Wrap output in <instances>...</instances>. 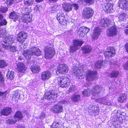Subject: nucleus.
Returning <instances> with one entry per match:
<instances>
[{
    "instance_id": "obj_55",
    "label": "nucleus",
    "mask_w": 128,
    "mask_h": 128,
    "mask_svg": "<svg viewBox=\"0 0 128 128\" xmlns=\"http://www.w3.org/2000/svg\"><path fill=\"white\" fill-rule=\"evenodd\" d=\"M72 6H73L74 7V9L77 10L78 8V4L74 3L72 4Z\"/></svg>"
},
{
    "instance_id": "obj_51",
    "label": "nucleus",
    "mask_w": 128,
    "mask_h": 128,
    "mask_svg": "<svg viewBox=\"0 0 128 128\" xmlns=\"http://www.w3.org/2000/svg\"><path fill=\"white\" fill-rule=\"evenodd\" d=\"M4 81V79L2 72H0V83H3Z\"/></svg>"
},
{
    "instance_id": "obj_9",
    "label": "nucleus",
    "mask_w": 128,
    "mask_h": 128,
    "mask_svg": "<svg viewBox=\"0 0 128 128\" xmlns=\"http://www.w3.org/2000/svg\"><path fill=\"white\" fill-rule=\"evenodd\" d=\"M94 11L90 8H85L83 10L82 14L84 17L86 18H91L93 16Z\"/></svg>"
},
{
    "instance_id": "obj_15",
    "label": "nucleus",
    "mask_w": 128,
    "mask_h": 128,
    "mask_svg": "<svg viewBox=\"0 0 128 128\" xmlns=\"http://www.w3.org/2000/svg\"><path fill=\"white\" fill-rule=\"evenodd\" d=\"M96 71H89L86 74V79L88 81L92 82L96 78Z\"/></svg>"
},
{
    "instance_id": "obj_36",
    "label": "nucleus",
    "mask_w": 128,
    "mask_h": 128,
    "mask_svg": "<svg viewBox=\"0 0 128 128\" xmlns=\"http://www.w3.org/2000/svg\"><path fill=\"white\" fill-rule=\"evenodd\" d=\"M51 92L50 90L46 92L44 94V98L48 100H52V96H51Z\"/></svg>"
},
{
    "instance_id": "obj_3",
    "label": "nucleus",
    "mask_w": 128,
    "mask_h": 128,
    "mask_svg": "<svg viewBox=\"0 0 128 128\" xmlns=\"http://www.w3.org/2000/svg\"><path fill=\"white\" fill-rule=\"evenodd\" d=\"M44 57L46 59L50 60L56 54V51L54 45L50 43L45 46L44 49Z\"/></svg>"
},
{
    "instance_id": "obj_14",
    "label": "nucleus",
    "mask_w": 128,
    "mask_h": 128,
    "mask_svg": "<svg viewBox=\"0 0 128 128\" xmlns=\"http://www.w3.org/2000/svg\"><path fill=\"white\" fill-rule=\"evenodd\" d=\"M114 54L115 49L112 47L108 48L104 52L105 56L107 58L111 57Z\"/></svg>"
},
{
    "instance_id": "obj_56",
    "label": "nucleus",
    "mask_w": 128,
    "mask_h": 128,
    "mask_svg": "<svg viewBox=\"0 0 128 128\" xmlns=\"http://www.w3.org/2000/svg\"><path fill=\"white\" fill-rule=\"evenodd\" d=\"M2 45L3 48L6 50L10 49V45L6 46L4 44H2Z\"/></svg>"
},
{
    "instance_id": "obj_37",
    "label": "nucleus",
    "mask_w": 128,
    "mask_h": 128,
    "mask_svg": "<svg viewBox=\"0 0 128 128\" xmlns=\"http://www.w3.org/2000/svg\"><path fill=\"white\" fill-rule=\"evenodd\" d=\"M119 20L120 22L124 21L126 20V14L125 13L120 14L118 17Z\"/></svg>"
},
{
    "instance_id": "obj_17",
    "label": "nucleus",
    "mask_w": 128,
    "mask_h": 128,
    "mask_svg": "<svg viewBox=\"0 0 128 128\" xmlns=\"http://www.w3.org/2000/svg\"><path fill=\"white\" fill-rule=\"evenodd\" d=\"M51 72L48 70L43 72L41 74V76L42 80L45 81L49 79L52 76Z\"/></svg>"
},
{
    "instance_id": "obj_23",
    "label": "nucleus",
    "mask_w": 128,
    "mask_h": 128,
    "mask_svg": "<svg viewBox=\"0 0 128 128\" xmlns=\"http://www.w3.org/2000/svg\"><path fill=\"white\" fill-rule=\"evenodd\" d=\"M62 7L65 12H69L72 10V5L69 3H64L62 5Z\"/></svg>"
},
{
    "instance_id": "obj_24",
    "label": "nucleus",
    "mask_w": 128,
    "mask_h": 128,
    "mask_svg": "<svg viewBox=\"0 0 128 128\" xmlns=\"http://www.w3.org/2000/svg\"><path fill=\"white\" fill-rule=\"evenodd\" d=\"M31 54L32 56L34 55L37 56H40L41 54L40 50L36 47L32 48L31 49Z\"/></svg>"
},
{
    "instance_id": "obj_19",
    "label": "nucleus",
    "mask_w": 128,
    "mask_h": 128,
    "mask_svg": "<svg viewBox=\"0 0 128 128\" xmlns=\"http://www.w3.org/2000/svg\"><path fill=\"white\" fill-rule=\"evenodd\" d=\"M116 27L115 26H112L108 29L106 31V33L108 36H114L116 35L117 33Z\"/></svg>"
},
{
    "instance_id": "obj_59",
    "label": "nucleus",
    "mask_w": 128,
    "mask_h": 128,
    "mask_svg": "<svg viewBox=\"0 0 128 128\" xmlns=\"http://www.w3.org/2000/svg\"><path fill=\"white\" fill-rule=\"evenodd\" d=\"M74 88L73 87H70L69 89L68 90L69 92H72L74 91Z\"/></svg>"
},
{
    "instance_id": "obj_18",
    "label": "nucleus",
    "mask_w": 128,
    "mask_h": 128,
    "mask_svg": "<svg viewBox=\"0 0 128 128\" xmlns=\"http://www.w3.org/2000/svg\"><path fill=\"white\" fill-rule=\"evenodd\" d=\"M52 111L54 112L60 114L62 112L63 110V107L61 105L56 104L54 105L51 109Z\"/></svg>"
},
{
    "instance_id": "obj_60",
    "label": "nucleus",
    "mask_w": 128,
    "mask_h": 128,
    "mask_svg": "<svg viewBox=\"0 0 128 128\" xmlns=\"http://www.w3.org/2000/svg\"><path fill=\"white\" fill-rule=\"evenodd\" d=\"M46 114L44 113H42L40 117L41 118H44Z\"/></svg>"
},
{
    "instance_id": "obj_32",
    "label": "nucleus",
    "mask_w": 128,
    "mask_h": 128,
    "mask_svg": "<svg viewBox=\"0 0 128 128\" xmlns=\"http://www.w3.org/2000/svg\"><path fill=\"white\" fill-rule=\"evenodd\" d=\"M82 49L84 53H87L90 52L92 50L91 46L89 45L86 46L82 48Z\"/></svg>"
},
{
    "instance_id": "obj_33",
    "label": "nucleus",
    "mask_w": 128,
    "mask_h": 128,
    "mask_svg": "<svg viewBox=\"0 0 128 128\" xmlns=\"http://www.w3.org/2000/svg\"><path fill=\"white\" fill-rule=\"evenodd\" d=\"M3 42L6 44H12L13 43V38L10 36L6 37Z\"/></svg>"
},
{
    "instance_id": "obj_31",
    "label": "nucleus",
    "mask_w": 128,
    "mask_h": 128,
    "mask_svg": "<svg viewBox=\"0 0 128 128\" xmlns=\"http://www.w3.org/2000/svg\"><path fill=\"white\" fill-rule=\"evenodd\" d=\"M22 54L28 60L30 59L32 55L30 50H24Z\"/></svg>"
},
{
    "instance_id": "obj_13",
    "label": "nucleus",
    "mask_w": 128,
    "mask_h": 128,
    "mask_svg": "<svg viewBox=\"0 0 128 128\" xmlns=\"http://www.w3.org/2000/svg\"><path fill=\"white\" fill-rule=\"evenodd\" d=\"M103 10L106 12L111 13L113 12L114 10L113 8V4L110 3H104L102 6Z\"/></svg>"
},
{
    "instance_id": "obj_53",
    "label": "nucleus",
    "mask_w": 128,
    "mask_h": 128,
    "mask_svg": "<svg viewBox=\"0 0 128 128\" xmlns=\"http://www.w3.org/2000/svg\"><path fill=\"white\" fill-rule=\"evenodd\" d=\"M10 51L12 52H16V48L15 46H12L10 45Z\"/></svg>"
},
{
    "instance_id": "obj_12",
    "label": "nucleus",
    "mask_w": 128,
    "mask_h": 128,
    "mask_svg": "<svg viewBox=\"0 0 128 128\" xmlns=\"http://www.w3.org/2000/svg\"><path fill=\"white\" fill-rule=\"evenodd\" d=\"M16 69L19 72L24 73L26 71L27 68L25 64L22 62H18L16 64Z\"/></svg>"
},
{
    "instance_id": "obj_34",
    "label": "nucleus",
    "mask_w": 128,
    "mask_h": 128,
    "mask_svg": "<svg viewBox=\"0 0 128 128\" xmlns=\"http://www.w3.org/2000/svg\"><path fill=\"white\" fill-rule=\"evenodd\" d=\"M12 96V100L16 102L19 99L20 94L18 90H16L15 91Z\"/></svg>"
},
{
    "instance_id": "obj_29",
    "label": "nucleus",
    "mask_w": 128,
    "mask_h": 128,
    "mask_svg": "<svg viewBox=\"0 0 128 128\" xmlns=\"http://www.w3.org/2000/svg\"><path fill=\"white\" fill-rule=\"evenodd\" d=\"M19 16L15 11L12 12L9 15V18L13 20L14 22H16L18 19Z\"/></svg>"
},
{
    "instance_id": "obj_38",
    "label": "nucleus",
    "mask_w": 128,
    "mask_h": 128,
    "mask_svg": "<svg viewBox=\"0 0 128 128\" xmlns=\"http://www.w3.org/2000/svg\"><path fill=\"white\" fill-rule=\"evenodd\" d=\"M103 61L100 60L98 61L95 64L94 66L95 68H100L103 65Z\"/></svg>"
},
{
    "instance_id": "obj_30",
    "label": "nucleus",
    "mask_w": 128,
    "mask_h": 128,
    "mask_svg": "<svg viewBox=\"0 0 128 128\" xmlns=\"http://www.w3.org/2000/svg\"><path fill=\"white\" fill-rule=\"evenodd\" d=\"M90 29L88 28L82 26L80 27V36L82 37L84 36L89 31Z\"/></svg>"
},
{
    "instance_id": "obj_58",
    "label": "nucleus",
    "mask_w": 128,
    "mask_h": 128,
    "mask_svg": "<svg viewBox=\"0 0 128 128\" xmlns=\"http://www.w3.org/2000/svg\"><path fill=\"white\" fill-rule=\"evenodd\" d=\"M86 3L89 4H93L94 1L93 0H84Z\"/></svg>"
},
{
    "instance_id": "obj_43",
    "label": "nucleus",
    "mask_w": 128,
    "mask_h": 128,
    "mask_svg": "<svg viewBox=\"0 0 128 128\" xmlns=\"http://www.w3.org/2000/svg\"><path fill=\"white\" fill-rule=\"evenodd\" d=\"M51 92V96H52V100H53L56 99L57 97V94L54 90H50Z\"/></svg>"
},
{
    "instance_id": "obj_4",
    "label": "nucleus",
    "mask_w": 128,
    "mask_h": 128,
    "mask_svg": "<svg viewBox=\"0 0 128 128\" xmlns=\"http://www.w3.org/2000/svg\"><path fill=\"white\" fill-rule=\"evenodd\" d=\"M58 86L62 88H67L71 84V81L68 77L65 76H60L57 79Z\"/></svg>"
},
{
    "instance_id": "obj_40",
    "label": "nucleus",
    "mask_w": 128,
    "mask_h": 128,
    "mask_svg": "<svg viewBox=\"0 0 128 128\" xmlns=\"http://www.w3.org/2000/svg\"><path fill=\"white\" fill-rule=\"evenodd\" d=\"M62 125L60 123L54 122L50 128H62Z\"/></svg>"
},
{
    "instance_id": "obj_48",
    "label": "nucleus",
    "mask_w": 128,
    "mask_h": 128,
    "mask_svg": "<svg viewBox=\"0 0 128 128\" xmlns=\"http://www.w3.org/2000/svg\"><path fill=\"white\" fill-rule=\"evenodd\" d=\"M80 69H78L77 70H73V72L75 76L76 77L80 78Z\"/></svg>"
},
{
    "instance_id": "obj_20",
    "label": "nucleus",
    "mask_w": 128,
    "mask_h": 128,
    "mask_svg": "<svg viewBox=\"0 0 128 128\" xmlns=\"http://www.w3.org/2000/svg\"><path fill=\"white\" fill-rule=\"evenodd\" d=\"M98 22L102 26L106 28L108 27L109 26L110 23V21L109 19L105 18L100 19L98 21Z\"/></svg>"
},
{
    "instance_id": "obj_22",
    "label": "nucleus",
    "mask_w": 128,
    "mask_h": 128,
    "mask_svg": "<svg viewBox=\"0 0 128 128\" xmlns=\"http://www.w3.org/2000/svg\"><path fill=\"white\" fill-rule=\"evenodd\" d=\"M101 29L100 27H97L95 28L94 33L92 35V38L96 39L100 35L101 32Z\"/></svg>"
},
{
    "instance_id": "obj_25",
    "label": "nucleus",
    "mask_w": 128,
    "mask_h": 128,
    "mask_svg": "<svg viewBox=\"0 0 128 128\" xmlns=\"http://www.w3.org/2000/svg\"><path fill=\"white\" fill-rule=\"evenodd\" d=\"M107 97H108V96L102 98L97 99H96V102L104 104L110 105L111 104L110 102L109 101L107 100L108 98Z\"/></svg>"
},
{
    "instance_id": "obj_11",
    "label": "nucleus",
    "mask_w": 128,
    "mask_h": 128,
    "mask_svg": "<svg viewBox=\"0 0 128 128\" xmlns=\"http://www.w3.org/2000/svg\"><path fill=\"white\" fill-rule=\"evenodd\" d=\"M88 111L90 115L98 114L99 113V109L98 106L92 104L88 107Z\"/></svg>"
},
{
    "instance_id": "obj_49",
    "label": "nucleus",
    "mask_w": 128,
    "mask_h": 128,
    "mask_svg": "<svg viewBox=\"0 0 128 128\" xmlns=\"http://www.w3.org/2000/svg\"><path fill=\"white\" fill-rule=\"evenodd\" d=\"M14 0H6L5 3L8 6H10L14 4Z\"/></svg>"
},
{
    "instance_id": "obj_50",
    "label": "nucleus",
    "mask_w": 128,
    "mask_h": 128,
    "mask_svg": "<svg viewBox=\"0 0 128 128\" xmlns=\"http://www.w3.org/2000/svg\"><path fill=\"white\" fill-rule=\"evenodd\" d=\"M8 10V8L7 7L1 6L0 8V11L2 13H5Z\"/></svg>"
},
{
    "instance_id": "obj_61",
    "label": "nucleus",
    "mask_w": 128,
    "mask_h": 128,
    "mask_svg": "<svg viewBox=\"0 0 128 128\" xmlns=\"http://www.w3.org/2000/svg\"><path fill=\"white\" fill-rule=\"evenodd\" d=\"M125 47L126 50V51L128 53V43H126L125 45Z\"/></svg>"
},
{
    "instance_id": "obj_8",
    "label": "nucleus",
    "mask_w": 128,
    "mask_h": 128,
    "mask_svg": "<svg viewBox=\"0 0 128 128\" xmlns=\"http://www.w3.org/2000/svg\"><path fill=\"white\" fill-rule=\"evenodd\" d=\"M68 66L66 64H60L58 66L56 72L59 74H66L68 72Z\"/></svg>"
},
{
    "instance_id": "obj_42",
    "label": "nucleus",
    "mask_w": 128,
    "mask_h": 128,
    "mask_svg": "<svg viewBox=\"0 0 128 128\" xmlns=\"http://www.w3.org/2000/svg\"><path fill=\"white\" fill-rule=\"evenodd\" d=\"M8 64L6 61L4 60H0V68H3L6 66Z\"/></svg>"
},
{
    "instance_id": "obj_54",
    "label": "nucleus",
    "mask_w": 128,
    "mask_h": 128,
    "mask_svg": "<svg viewBox=\"0 0 128 128\" xmlns=\"http://www.w3.org/2000/svg\"><path fill=\"white\" fill-rule=\"evenodd\" d=\"M7 94V92L6 91L4 92L0 91V96H4V98H6Z\"/></svg>"
},
{
    "instance_id": "obj_52",
    "label": "nucleus",
    "mask_w": 128,
    "mask_h": 128,
    "mask_svg": "<svg viewBox=\"0 0 128 128\" xmlns=\"http://www.w3.org/2000/svg\"><path fill=\"white\" fill-rule=\"evenodd\" d=\"M7 23L6 20L5 19H4L0 22V26L6 25Z\"/></svg>"
},
{
    "instance_id": "obj_39",
    "label": "nucleus",
    "mask_w": 128,
    "mask_h": 128,
    "mask_svg": "<svg viewBox=\"0 0 128 128\" xmlns=\"http://www.w3.org/2000/svg\"><path fill=\"white\" fill-rule=\"evenodd\" d=\"M119 74L118 72L116 70H114L109 74V76L111 78H116L118 76Z\"/></svg>"
},
{
    "instance_id": "obj_26",
    "label": "nucleus",
    "mask_w": 128,
    "mask_h": 128,
    "mask_svg": "<svg viewBox=\"0 0 128 128\" xmlns=\"http://www.w3.org/2000/svg\"><path fill=\"white\" fill-rule=\"evenodd\" d=\"M127 98V96L126 94L122 93L119 95L118 98V101L120 103L125 102Z\"/></svg>"
},
{
    "instance_id": "obj_21",
    "label": "nucleus",
    "mask_w": 128,
    "mask_h": 128,
    "mask_svg": "<svg viewBox=\"0 0 128 128\" xmlns=\"http://www.w3.org/2000/svg\"><path fill=\"white\" fill-rule=\"evenodd\" d=\"M118 6L123 10L128 9V2L126 0H120L118 3Z\"/></svg>"
},
{
    "instance_id": "obj_46",
    "label": "nucleus",
    "mask_w": 128,
    "mask_h": 128,
    "mask_svg": "<svg viewBox=\"0 0 128 128\" xmlns=\"http://www.w3.org/2000/svg\"><path fill=\"white\" fill-rule=\"evenodd\" d=\"M42 8V6L41 5H36L34 8V10L36 12H40Z\"/></svg>"
},
{
    "instance_id": "obj_28",
    "label": "nucleus",
    "mask_w": 128,
    "mask_h": 128,
    "mask_svg": "<svg viewBox=\"0 0 128 128\" xmlns=\"http://www.w3.org/2000/svg\"><path fill=\"white\" fill-rule=\"evenodd\" d=\"M30 69L34 74L38 73L40 70V67L36 64L31 66L30 67Z\"/></svg>"
},
{
    "instance_id": "obj_7",
    "label": "nucleus",
    "mask_w": 128,
    "mask_h": 128,
    "mask_svg": "<svg viewBox=\"0 0 128 128\" xmlns=\"http://www.w3.org/2000/svg\"><path fill=\"white\" fill-rule=\"evenodd\" d=\"M28 8L25 9V10L28 11L26 13L23 14L21 18L22 21L27 24L30 23L32 21V16L30 15L31 11Z\"/></svg>"
},
{
    "instance_id": "obj_2",
    "label": "nucleus",
    "mask_w": 128,
    "mask_h": 128,
    "mask_svg": "<svg viewBox=\"0 0 128 128\" xmlns=\"http://www.w3.org/2000/svg\"><path fill=\"white\" fill-rule=\"evenodd\" d=\"M126 114L124 112L118 110L116 116L114 117V122L112 124L114 128H121L120 124L123 120L126 119Z\"/></svg>"
},
{
    "instance_id": "obj_6",
    "label": "nucleus",
    "mask_w": 128,
    "mask_h": 128,
    "mask_svg": "<svg viewBox=\"0 0 128 128\" xmlns=\"http://www.w3.org/2000/svg\"><path fill=\"white\" fill-rule=\"evenodd\" d=\"M56 18L60 24L63 26L66 25L67 20L65 19V16L64 13L61 10H60L56 16Z\"/></svg>"
},
{
    "instance_id": "obj_64",
    "label": "nucleus",
    "mask_w": 128,
    "mask_h": 128,
    "mask_svg": "<svg viewBox=\"0 0 128 128\" xmlns=\"http://www.w3.org/2000/svg\"><path fill=\"white\" fill-rule=\"evenodd\" d=\"M125 32L126 34L128 35V29H127L125 30Z\"/></svg>"
},
{
    "instance_id": "obj_35",
    "label": "nucleus",
    "mask_w": 128,
    "mask_h": 128,
    "mask_svg": "<svg viewBox=\"0 0 128 128\" xmlns=\"http://www.w3.org/2000/svg\"><path fill=\"white\" fill-rule=\"evenodd\" d=\"M6 76L7 78L10 80H12L14 77V71H8Z\"/></svg>"
},
{
    "instance_id": "obj_44",
    "label": "nucleus",
    "mask_w": 128,
    "mask_h": 128,
    "mask_svg": "<svg viewBox=\"0 0 128 128\" xmlns=\"http://www.w3.org/2000/svg\"><path fill=\"white\" fill-rule=\"evenodd\" d=\"M50 10L52 12H55L59 10V7L57 5L54 6L51 8Z\"/></svg>"
},
{
    "instance_id": "obj_62",
    "label": "nucleus",
    "mask_w": 128,
    "mask_h": 128,
    "mask_svg": "<svg viewBox=\"0 0 128 128\" xmlns=\"http://www.w3.org/2000/svg\"><path fill=\"white\" fill-rule=\"evenodd\" d=\"M124 68L128 70V61L127 62L124 66Z\"/></svg>"
},
{
    "instance_id": "obj_1",
    "label": "nucleus",
    "mask_w": 128,
    "mask_h": 128,
    "mask_svg": "<svg viewBox=\"0 0 128 128\" xmlns=\"http://www.w3.org/2000/svg\"><path fill=\"white\" fill-rule=\"evenodd\" d=\"M104 90V89L101 86L97 85L96 86H94L93 87V88L90 90V88H88L87 90H85L82 92L84 96H88L91 93L93 96L92 97V99H95L96 98L99 97L100 95L101 92Z\"/></svg>"
},
{
    "instance_id": "obj_63",
    "label": "nucleus",
    "mask_w": 128,
    "mask_h": 128,
    "mask_svg": "<svg viewBox=\"0 0 128 128\" xmlns=\"http://www.w3.org/2000/svg\"><path fill=\"white\" fill-rule=\"evenodd\" d=\"M4 18L3 16L0 14V20L3 19Z\"/></svg>"
},
{
    "instance_id": "obj_57",
    "label": "nucleus",
    "mask_w": 128,
    "mask_h": 128,
    "mask_svg": "<svg viewBox=\"0 0 128 128\" xmlns=\"http://www.w3.org/2000/svg\"><path fill=\"white\" fill-rule=\"evenodd\" d=\"M6 33V32H0V37L4 38L5 37Z\"/></svg>"
},
{
    "instance_id": "obj_5",
    "label": "nucleus",
    "mask_w": 128,
    "mask_h": 128,
    "mask_svg": "<svg viewBox=\"0 0 128 128\" xmlns=\"http://www.w3.org/2000/svg\"><path fill=\"white\" fill-rule=\"evenodd\" d=\"M28 33L24 31H20L17 34L16 39L17 41L21 44H23L28 38Z\"/></svg>"
},
{
    "instance_id": "obj_45",
    "label": "nucleus",
    "mask_w": 128,
    "mask_h": 128,
    "mask_svg": "<svg viewBox=\"0 0 128 128\" xmlns=\"http://www.w3.org/2000/svg\"><path fill=\"white\" fill-rule=\"evenodd\" d=\"M80 97L79 95H74L72 96L71 99L73 101L76 102L78 100Z\"/></svg>"
},
{
    "instance_id": "obj_27",
    "label": "nucleus",
    "mask_w": 128,
    "mask_h": 128,
    "mask_svg": "<svg viewBox=\"0 0 128 128\" xmlns=\"http://www.w3.org/2000/svg\"><path fill=\"white\" fill-rule=\"evenodd\" d=\"M14 118L17 119V121L23 119L24 116L22 112L20 110L17 111L14 115Z\"/></svg>"
},
{
    "instance_id": "obj_41",
    "label": "nucleus",
    "mask_w": 128,
    "mask_h": 128,
    "mask_svg": "<svg viewBox=\"0 0 128 128\" xmlns=\"http://www.w3.org/2000/svg\"><path fill=\"white\" fill-rule=\"evenodd\" d=\"M17 121V120H16L9 118L6 120V124H15Z\"/></svg>"
},
{
    "instance_id": "obj_10",
    "label": "nucleus",
    "mask_w": 128,
    "mask_h": 128,
    "mask_svg": "<svg viewBox=\"0 0 128 128\" xmlns=\"http://www.w3.org/2000/svg\"><path fill=\"white\" fill-rule=\"evenodd\" d=\"M73 46H70L69 50L70 53H73L79 49L78 46H80V41L76 39L74 40L73 41Z\"/></svg>"
},
{
    "instance_id": "obj_47",
    "label": "nucleus",
    "mask_w": 128,
    "mask_h": 128,
    "mask_svg": "<svg viewBox=\"0 0 128 128\" xmlns=\"http://www.w3.org/2000/svg\"><path fill=\"white\" fill-rule=\"evenodd\" d=\"M33 1L34 0H25L24 3L25 5L30 6L33 4Z\"/></svg>"
},
{
    "instance_id": "obj_16",
    "label": "nucleus",
    "mask_w": 128,
    "mask_h": 128,
    "mask_svg": "<svg viewBox=\"0 0 128 128\" xmlns=\"http://www.w3.org/2000/svg\"><path fill=\"white\" fill-rule=\"evenodd\" d=\"M12 112V108L7 107L3 108L1 110L0 113L1 115L7 116L10 115Z\"/></svg>"
}]
</instances>
